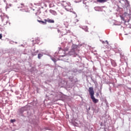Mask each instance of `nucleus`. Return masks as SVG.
Masks as SVG:
<instances>
[{
  "label": "nucleus",
  "instance_id": "f257e3e1",
  "mask_svg": "<svg viewBox=\"0 0 131 131\" xmlns=\"http://www.w3.org/2000/svg\"><path fill=\"white\" fill-rule=\"evenodd\" d=\"M88 92L91 96V98L93 102L95 104L99 102V100L96 99L94 95H95V91H94V88L93 87H90L89 88Z\"/></svg>",
  "mask_w": 131,
  "mask_h": 131
},
{
  "label": "nucleus",
  "instance_id": "f03ea898",
  "mask_svg": "<svg viewBox=\"0 0 131 131\" xmlns=\"http://www.w3.org/2000/svg\"><path fill=\"white\" fill-rule=\"evenodd\" d=\"M61 5L62 6V7H64L67 11H68L69 12H72L73 11V9H69L70 8V6H68V4L66 3V1H61Z\"/></svg>",
  "mask_w": 131,
  "mask_h": 131
},
{
  "label": "nucleus",
  "instance_id": "7ed1b4c3",
  "mask_svg": "<svg viewBox=\"0 0 131 131\" xmlns=\"http://www.w3.org/2000/svg\"><path fill=\"white\" fill-rule=\"evenodd\" d=\"M0 17L2 19V21L5 22L6 23H8V17L7 16H5V13H3V10H2V9H0Z\"/></svg>",
  "mask_w": 131,
  "mask_h": 131
},
{
  "label": "nucleus",
  "instance_id": "20e7f679",
  "mask_svg": "<svg viewBox=\"0 0 131 131\" xmlns=\"http://www.w3.org/2000/svg\"><path fill=\"white\" fill-rule=\"evenodd\" d=\"M76 49H77V46L74 45L73 46L72 49L71 50V52H72V53H73V54H75V51H76Z\"/></svg>",
  "mask_w": 131,
  "mask_h": 131
},
{
  "label": "nucleus",
  "instance_id": "39448f33",
  "mask_svg": "<svg viewBox=\"0 0 131 131\" xmlns=\"http://www.w3.org/2000/svg\"><path fill=\"white\" fill-rule=\"evenodd\" d=\"M46 22H48V23H54L55 21L53 19H44Z\"/></svg>",
  "mask_w": 131,
  "mask_h": 131
},
{
  "label": "nucleus",
  "instance_id": "423d86ee",
  "mask_svg": "<svg viewBox=\"0 0 131 131\" xmlns=\"http://www.w3.org/2000/svg\"><path fill=\"white\" fill-rule=\"evenodd\" d=\"M50 13H51V14H52V15H54V16H56V15H57V12H56V11H54V10H51L50 11Z\"/></svg>",
  "mask_w": 131,
  "mask_h": 131
},
{
  "label": "nucleus",
  "instance_id": "0eeeda50",
  "mask_svg": "<svg viewBox=\"0 0 131 131\" xmlns=\"http://www.w3.org/2000/svg\"><path fill=\"white\" fill-rule=\"evenodd\" d=\"M130 13H128V12H125L124 13V16L125 17H126V16H128V17H129L131 15V10L130 11Z\"/></svg>",
  "mask_w": 131,
  "mask_h": 131
},
{
  "label": "nucleus",
  "instance_id": "6e6552de",
  "mask_svg": "<svg viewBox=\"0 0 131 131\" xmlns=\"http://www.w3.org/2000/svg\"><path fill=\"white\" fill-rule=\"evenodd\" d=\"M98 3H106V0H97Z\"/></svg>",
  "mask_w": 131,
  "mask_h": 131
},
{
  "label": "nucleus",
  "instance_id": "1a4fd4ad",
  "mask_svg": "<svg viewBox=\"0 0 131 131\" xmlns=\"http://www.w3.org/2000/svg\"><path fill=\"white\" fill-rule=\"evenodd\" d=\"M43 55L41 54H38V59H40L41 58V57H42Z\"/></svg>",
  "mask_w": 131,
  "mask_h": 131
},
{
  "label": "nucleus",
  "instance_id": "9d476101",
  "mask_svg": "<svg viewBox=\"0 0 131 131\" xmlns=\"http://www.w3.org/2000/svg\"><path fill=\"white\" fill-rule=\"evenodd\" d=\"M41 23L42 24H45V25H46V24H47V21H42V20H41Z\"/></svg>",
  "mask_w": 131,
  "mask_h": 131
},
{
  "label": "nucleus",
  "instance_id": "9b49d317",
  "mask_svg": "<svg viewBox=\"0 0 131 131\" xmlns=\"http://www.w3.org/2000/svg\"><path fill=\"white\" fill-rule=\"evenodd\" d=\"M3 38V34H0V39H2Z\"/></svg>",
  "mask_w": 131,
  "mask_h": 131
},
{
  "label": "nucleus",
  "instance_id": "f8f14e48",
  "mask_svg": "<svg viewBox=\"0 0 131 131\" xmlns=\"http://www.w3.org/2000/svg\"><path fill=\"white\" fill-rule=\"evenodd\" d=\"M16 121L15 120H11V122H15Z\"/></svg>",
  "mask_w": 131,
  "mask_h": 131
},
{
  "label": "nucleus",
  "instance_id": "ddd939ff",
  "mask_svg": "<svg viewBox=\"0 0 131 131\" xmlns=\"http://www.w3.org/2000/svg\"><path fill=\"white\" fill-rule=\"evenodd\" d=\"M73 14H74L75 17H77V14H76V13H75V12H73Z\"/></svg>",
  "mask_w": 131,
  "mask_h": 131
},
{
  "label": "nucleus",
  "instance_id": "4468645a",
  "mask_svg": "<svg viewBox=\"0 0 131 131\" xmlns=\"http://www.w3.org/2000/svg\"><path fill=\"white\" fill-rule=\"evenodd\" d=\"M25 109V107H21L20 110H24Z\"/></svg>",
  "mask_w": 131,
  "mask_h": 131
},
{
  "label": "nucleus",
  "instance_id": "2eb2a0df",
  "mask_svg": "<svg viewBox=\"0 0 131 131\" xmlns=\"http://www.w3.org/2000/svg\"><path fill=\"white\" fill-rule=\"evenodd\" d=\"M53 61H54L55 63H56V59H53Z\"/></svg>",
  "mask_w": 131,
  "mask_h": 131
},
{
  "label": "nucleus",
  "instance_id": "dca6fc26",
  "mask_svg": "<svg viewBox=\"0 0 131 131\" xmlns=\"http://www.w3.org/2000/svg\"><path fill=\"white\" fill-rule=\"evenodd\" d=\"M105 42L107 43V45H109V43L108 42V41H107V40H106V41H105Z\"/></svg>",
  "mask_w": 131,
  "mask_h": 131
},
{
  "label": "nucleus",
  "instance_id": "f3484780",
  "mask_svg": "<svg viewBox=\"0 0 131 131\" xmlns=\"http://www.w3.org/2000/svg\"><path fill=\"white\" fill-rule=\"evenodd\" d=\"M38 22H39V23H41V20H38Z\"/></svg>",
  "mask_w": 131,
  "mask_h": 131
},
{
  "label": "nucleus",
  "instance_id": "a211bd4d",
  "mask_svg": "<svg viewBox=\"0 0 131 131\" xmlns=\"http://www.w3.org/2000/svg\"><path fill=\"white\" fill-rule=\"evenodd\" d=\"M79 53V49H78V54Z\"/></svg>",
  "mask_w": 131,
  "mask_h": 131
},
{
  "label": "nucleus",
  "instance_id": "6ab92c4d",
  "mask_svg": "<svg viewBox=\"0 0 131 131\" xmlns=\"http://www.w3.org/2000/svg\"><path fill=\"white\" fill-rule=\"evenodd\" d=\"M102 43H105V42L103 41V42H102Z\"/></svg>",
  "mask_w": 131,
  "mask_h": 131
},
{
  "label": "nucleus",
  "instance_id": "aec40b11",
  "mask_svg": "<svg viewBox=\"0 0 131 131\" xmlns=\"http://www.w3.org/2000/svg\"><path fill=\"white\" fill-rule=\"evenodd\" d=\"M76 20H77V21H77V22H78V19H76Z\"/></svg>",
  "mask_w": 131,
  "mask_h": 131
},
{
  "label": "nucleus",
  "instance_id": "412c9836",
  "mask_svg": "<svg viewBox=\"0 0 131 131\" xmlns=\"http://www.w3.org/2000/svg\"><path fill=\"white\" fill-rule=\"evenodd\" d=\"M97 96H99V94H97Z\"/></svg>",
  "mask_w": 131,
  "mask_h": 131
}]
</instances>
